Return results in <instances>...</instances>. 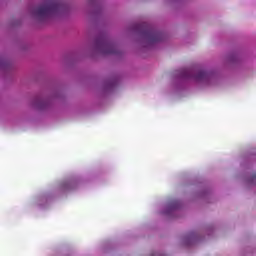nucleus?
I'll return each instance as SVG.
<instances>
[{
  "label": "nucleus",
  "instance_id": "4",
  "mask_svg": "<svg viewBox=\"0 0 256 256\" xmlns=\"http://www.w3.org/2000/svg\"><path fill=\"white\" fill-rule=\"evenodd\" d=\"M209 77V73L206 71H199L197 75L194 76L196 81H205Z\"/></svg>",
  "mask_w": 256,
  "mask_h": 256
},
{
  "label": "nucleus",
  "instance_id": "5",
  "mask_svg": "<svg viewBox=\"0 0 256 256\" xmlns=\"http://www.w3.org/2000/svg\"><path fill=\"white\" fill-rule=\"evenodd\" d=\"M186 77H191V75L187 74Z\"/></svg>",
  "mask_w": 256,
  "mask_h": 256
},
{
  "label": "nucleus",
  "instance_id": "6",
  "mask_svg": "<svg viewBox=\"0 0 256 256\" xmlns=\"http://www.w3.org/2000/svg\"><path fill=\"white\" fill-rule=\"evenodd\" d=\"M255 177H256V176L254 175V176H253V179H255Z\"/></svg>",
  "mask_w": 256,
  "mask_h": 256
},
{
  "label": "nucleus",
  "instance_id": "2",
  "mask_svg": "<svg viewBox=\"0 0 256 256\" xmlns=\"http://www.w3.org/2000/svg\"><path fill=\"white\" fill-rule=\"evenodd\" d=\"M137 29L142 31V35L145 37L146 41L150 44L159 43V41H163V33L154 30L147 23H142L138 25Z\"/></svg>",
  "mask_w": 256,
  "mask_h": 256
},
{
  "label": "nucleus",
  "instance_id": "3",
  "mask_svg": "<svg viewBox=\"0 0 256 256\" xmlns=\"http://www.w3.org/2000/svg\"><path fill=\"white\" fill-rule=\"evenodd\" d=\"M96 47H98L104 55H115L117 53V46L109 42L105 37L97 38Z\"/></svg>",
  "mask_w": 256,
  "mask_h": 256
},
{
  "label": "nucleus",
  "instance_id": "1",
  "mask_svg": "<svg viewBox=\"0 0 256 256\" xmlns=\"http://www.w3.org/2000/svg\"><path fill=\"white\" fill-rule=\"evenodd\" d=\"M62 9L63 3H61V0H48L45 4L36 9L35 14L40 19H47V17L59 13Z\"/></svg>",
  "mask_w": 256,
  "mask_h": 256
}]
</instances>
